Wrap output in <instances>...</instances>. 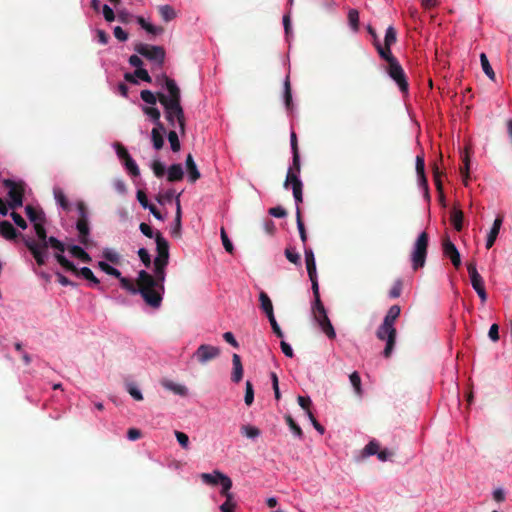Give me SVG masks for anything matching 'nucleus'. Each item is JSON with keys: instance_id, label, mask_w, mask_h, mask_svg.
<instances>
[{"instance_id": "39", "label": "nucleus", "mask_w": 512, "mask_h": 512, "mask_svg": "<svg viewBox=\"0 0 512 512\" xmlns=\"http://www.w3.org/2000/svg\"><path fill=\"white\" fill-rule=\"evenodd\" d=\"M463 212L461 210H454L451 214V222L457 231H461L463 227Z\"/></svg>"}, {"instance_id": "6", "label": "nucleus", "mask_w": 512, "mask_h": 512, "mask_svg": "<svg viewBox=\"0 0 512 512\" xmlns=\"http://www.w3.org/2000/svg\"><path fill=\"white\" fill-rule=\"evenodd\" d=\"M3 185L9 189V191H8V197L10 199L9 207L12 209H17L19 207H22L24 193H25L24 183L23 182H15L11 179H5V180H3Z\"/></svg>"}, {"instance_id": "31", "label": "nucleus", "mask_w": 512, "mask_h": 512, "mask_svg": "<svg viewBox=\"0 0 512 512\" xmlns=\"http://www.w3.org/2000/svg\"><path fill=\"white\" fill-rule=\"evenodd\" d=\"M322 331L326 334L329 339H334L336 337V333L333 325L331 324L328 317H324L323 319L317 321Z\"/></svg>"}, {"instance_id": "9", "label": "nucleus", "mask_w": 512, "mask_h": 512, "mask_svg": "<svg viewBox=\"0 0 512 512\" xmlns=\"http://www.w3.org/2000/svg\"><path fill=\"white\" fill-rule=\"evenodd\" d=\"M134 50L141 56L162 66L165 61V50L161 46H152L144 43L135 45Z\"/></svg>"}, {"instance_id": "63", "label": "nucleus", "mask_w": 512, "mask_h": 512, "mask_svg": "<svg viewBox=\"0 0 512 512\" xmlns=\"http://www.w3.org/2000/svg\"><path fill=\"white\" fill-rule=\"evenodd\" d=\"M152 170L155 174L156 177L160 178L162 177L164 174H165V167L164 165L158 161V160H155L153 163H152Z\"/></svg>"}, {"instance_id": "38", "label": "nucleus", "mask_w": 512, "mask_h": 512, "mask_svg": "<svg viewBox=\"0 0 512 512\" xmlns=\"http://www.w3.org/2000/svg\"><path fill=\"white\" fill-rule=\"evenodd\" d=\"M159 13L166 22L173 20L176 16L175 10L170 5L160 6Z\"/></svg>"}, {"instance_id": "56", "label": "nucleus", "mask_w": 512, "mask_h": 512, "mask_svg": "<svg viewBox=\"0 0 512 512\" xmlns=\"http://www.w3.org/2000/svg\"><path fill=\"white\" fill-rule=\"evenodd\" d=\"M244 401L247 406L252 405L254 401V390L253 385L250 381H246Z\"/></svg>"}, {"instance_id": "41", "label": "nucleus", "mask_w": 512, "mask_h": 512, "mask_svg": "<svg viewBox=\"0 0 512 512\" xmlns=\"http://www.w3.org/2000/svg\"><path fill=\"white\" fill-rule=\"evenodd\" d=\"M162 385L167 388L168 390L173 391L175 394L178 395H185L187 392V388L185 386L175 384L171 381H163Z\"/></svg>"}, {"instance_id": "61", "label": "nucleus", "mask_w": 512, "mask_h": 512, "mask_svg": "<svg viewBox=\"0 0 512 512\" xmlns=\"http://www.w3.org/2000/svg\"><path fill=\"white\" fill-rule=\"evenodd\" d=\"M143 112L151 117L153 122H158L161 116L159 109L155 107H143Z\"/></svg>"}, {"instance_id": "40", "label": "nucleus", "mask_w": 512, "mask_h": 512, "mask_svg": "<svg viewBox=\"0 0 512 512\" xmlns=\"http://www.w3.org/2000/svg\"><path fill=\"white\" fill-rule=\"evenodd\" d=\"M432 172H433V178H434V182H435L437 191L441 195H443V186H442V181H441V176L443 173L440 171V169L436 163L433 164Z\"/></svg>"}, {"instance_id": "55", "label": "nucleus", "mask_w": 512, "mask_h": 512, "mask_svg": "<svg viewBox=\"0 0 512 512\" xmlns=\"http://www.w3.org/2000/svg\"><path fill=\"white\" fill-rule=\"evenodd\" d=\"M285 256L291 263L301 265L300 255L293 248H286Z\"/></svg>"}, {"instance_id": "53", "label": "nucleus", "mask_w": 512, "mask_h": 512, "mask_svg": "<svg viewBox=\"0 0 512 512\" xmlns=\"http://www.w3.org/2000/svg\"><path fill=\"white\" fill-rule=\"evenodd\" d=\"M348 21L354 31L359 29V12L356 9H351L348 13Z\"/></svg>"}, {"instance_id": "24", "label": "nucleus", "mask_w": 512, "mask_h": 512, "mask_svg": "<svg viewBox=\"0 0 512 512\" xmlns=\"http://www.w3.org/2000/svg\"><path fill=\"white\" fill-rule=\"evenodd\" d=\"M290 144L293 154V165L292 167L297 171L300 172V156H299V150H298V142H297V135L294 131H292L290 136Z\"/></svg>"}, {"instance_id": "29", "label": "nucleus", "mask_w": 512, "mask_h": 512, "mask_svg": "<svg viewBox=\"0 0 512 512\" xmlns=\"http://www.w3.org/2000/svg\"><path fill=\"white\" fill-rule=\"evenodd\" d=\"M68 250L74 257L80 259L82 262L89 263L92 260L90 255L80 246L72 245Z\"/></svg>"}, {"instance_id": "1", "label": "nucleus", "mask_w": 512, "mask_h": 512, "mask_svg": "<svg viewBox=\"0 0 512 512\" xmlns=\"http://www.w3.org/2000/svg\"><path fill=\"white\" fill-rule=\"evenodd\" d=\"M163 80L168 94L158 92V101L164 107L165 118L175 127L178 124L180 133L185 134V115L181 106V91L174 79L164 75Z\"/></svg>"}, {"instance_id": "42", "label": "nucleus", "mask_w": 512, "mask_h": 512, "mask_svg": "<svg viewBox=\"0 0 512 512\" xmlns=\"http://www.w3.org/2000/svg\"><path fill=\"white\" fill-rule=\"evenodd\" d=\"M241 433L244 436H246L247 438L254 439V438H257L261 434V431H260V429H258L255 426L243 425L241 427Z\"/></svg>"}, {"instance_id": "26", "label": "nucleus", "mask_w": 512, "mask_h": 512, "mask_svg": "<svg viewBox=\"0 0 512 512\" xmlns=\"http://www.w3.org/2000/svg\"><path fill=\"white\" fill-rule=\"evenodd\" d=\"M167 180L169 182H177L183 179L184 171L181 164H172L167 171Z\"/></svg>"}, {"instance_id": "22", "label": "nucleus", "mask_w": 512, "mask_h": 512, "mask_svg": "<svg viewBox=\"0 0 512 512\" xmlns=\"http://www.w3.org/2000/svg\"><path fill=\"white\" fill-rule=\"evenodd\" d=\"M0 234L7 240H15L18 237V232L9 221L0 222Z\"/></svg>"}, {"instance_id": "36", "label": "nucleus", "mask_w": 512, "mask_h": 512, "mask_svg": "<svg viewBox=\"0 0 512 512\" xmlns=\"http://www.w3.org/2000/svg\"><path fill=\"white\" fill-rule=\"evenodd\" d=\"M54 197L57 203L66 211L70 209L69 202L60 188H54Z\"/></svg>"}, {"instance_id": "35", "label": "nucleus", "mask_w": 512, "mask_h": 512, "mask_svg": "<svg viewBox=\"0 0 512 512\" xmlns=\"http://www.w3.org/2000/svg\"><path fill=\"white\" fill-rule=\"evenodd\" d=\"M313 313L316 321H319L324 317H328L321 299L314 301Z\"/></svg>"}, {"instance_id": "19", "label": "nucleus", "mask_w": 512, "mask_h": 512, "mask_svg": "<svg viewBox=\"0 0 512 512\" xmlns=\"http://www.w3.org/2000/svg\"><path fill=\"white\" fill-rule=\"evenodd\" d=\"M502 217L498 216L495 220H494V223L492 225V228L490 229V232L487 236V240H486V248L487 249H490L497 237H498V234H499V231H500V228H501V225H502Z\"/></svg>"}, {"instance_id": "49", "label": "nucleus", "mask_w": 512, "mask_h": 512, "mask_svg": "<svg viewBox=\"0 0 512 512\" xmlns=\"http://www.w3.org/2000/svg\"><path fill=\"white\" fill-rule=\"evenodd\" d=\"M380 444L376 440H371L364 448L363 454L365 456L378 455Z\"/></svg>"}, {"instance_id": "25", "label": "nucleus", "mask_w": 512, "mask_h": 512, "mask_svg": "<svg viewBox=\"0 0 512 512\" xmlns=\"http://www.w3.org/2000/svg\"><path fill=\"white\" fill-rule=\"evenodd\" d=\"M379 56L387 62V65L397 61L398 59L392 54L391 46L381 45L380 42L375 43L374 46Z\"/></svg>"}, {"instance_id": "30", "label": "nucleus", "mask_w": 512, "mask_h": 512, "mask_svg": "<svg viewBox=\"0 0 512 512\" xmlns=\"http://www.w3.org/2000/svg\"><path fill=\"white\" fill-rule=\"evenodd\" d=\"M180 233H181V205H180V201H179V196H177L175 223H174V227L171 230V234L174 237H180Z\"/></svg>"}, {"instance_id": "37", "label": "nucleus", "mask_w": 512, "mask_h": 512, "mask_svg": "<svg viewBox=\"0 0 512 512\" xmlns=\"http://www.w3.org/2000/svg\"><path fill=\"white\" fill-rule=\"evenodd\" d=\"M296 221H297V228L299 231L300 239L303 242V244H305L307 241V234H306L304 223L302 221L300 208H296Z\"/></svg>"}, {"instance_id": "48", "label": "nucleus", "mask_w": 512, "mask_h": 512, "mask_svg": "<svg viewBox=\"0 0 512 512\" xmlns=\"http://www.w3.org/2000/svg\"><path fill=\"white\" fill-rule=\"evenodd\" d=\"M285 421H286L287 425L289 426V428L293 431V433L297 437H299V438L303 437V431H302L301 427L294 421V419L292 418L291 415H286Z\"/></svg>"}, {"instance_id": "21", "label": "nucleus", "mask_w": 512, "mask_h": 512, "mask_svg": "<svg viewBox=\"0 0 512 512\" xmlns=\"http://www.w3.org/2000/svg\"><path fill=\"white\" fill-rule=\"evenodd\" d=\"M304 254L308 276L309 278H315L317 273L314 253L311 248L305 247Z\"/></svg>"}, {"instance_id": "45", "label": "nucleus", "mask_w": 512, "mask_h": 512, "mask_svg": "<svg viewBox=\"0 0 512 512\" xmlns=\"http://www.w3.org/2000/svg\"><path fill=\"white\" fill-rule=\"evenodd\" d=\"M98 267L103 271L105 272L106 274L110 275V276H113L115 278H118L120 277V274L121 272L114 268L113 266L109 265L107 262H104V261H100L98 263Z\"/></svg>"}, {"instance_id": "54", "label": "nucleus", "mask_w": 512, "mask_h": 512, "mask_svg": "<svg viewBox=\"0 0 512 512\" xmlns=\"http://www.w3.org/2000/svg\"><path fill=\"white\" fill-rule=\"evenodd\" d=\"M220 234H221L222 244H223L225 250L228 253L233 254L234 246H233L232 242L230 241V239L228 238V235L223 227L220 230Z\"/></svg>"}, {"instance_id": "3", "label": "nucleus", "mask_w": 512, "mask_h": 512, "mask_svg": "<svg viewBox=\"0 0 512 512\" xmlns=\"http://www.w3.org/2000/svg\"><path fill=\"white\" fill-rule=\"evenodd\" d=\"M157 256L154 259V281L158 284V290L165 292L164 282L166 267L169 262V243L158 231L155 233Z\"/></svg>"}, {"instance_id": "47", "label": "nucleus", "mask_w": 512, "mask_h": 512, "mask_svg": "<svg viewBox=\"0 0 512 512\" xmlns=\"http://www.w3.org/2000/svg\"><path fill=\"white\" fill-rule=\"evenodd\" d=\"M284 101H285L286 108L291 109V107H292V92H291L289 77H287L284 82Z\"/></svg>"}, {"instance_id": "11", "label": "nucleus", "mask_w": 512, "mask_h": 512, "mask_svg": "<svg viewBox=\"0 0 512 512\" xmlns=\"http://www.w3.org/2000/svg\"><path fill=\"white\" fill-rule=\"evenodd\" d=\"M221 353L219 347L201 344L193 354V358L200 364H206L209 361L216 359Z\"/></svg>"}, {"instance_id": "51", "label": "nucleus", "mask_w": 512, "mask_h": 512, "mask_svg": "<svg viewBox=\"0 0 512 512\" xmlns=\"http://www.w3.org/2000/svg\"><path fill=\"white\" fill-rule=\"evenodd\" d=\"M349 379H350V382L355 390V393L360 396L362 394V388H361V378H360L359 373L356 371L353 372L352 374H350Z\"/></svg>"}, {"instance_id": "50", "label": "nucleus", "mask_w": 512, "mask_h": 512, "mask_svg": "<svg viewBox=\"0 0 512 512\" xmlns=\"http://www.w3.org/2000/svg\"><path fill=\"white\" fill-rule=\"evenodd\" d=\"M140 96L145 103L150 105H155L156 102L158 101V93L154 94L150 90H142Z\"/></svg>"}, {"instance_id": "52", "label": "nucleus", "mask_w": 512, "mask_h": 512, "mask_svg": "<svg viewBox=\"0 0 512 512\" xmlns=\"http://www.w3.org/2000/svg\"><path fill=\"white\" fill-rule=\"evenodd\" d=\"M168 141L170 143L171 149L173 152H178L180 150V141L178 138V134L176 131L171 130L168 133Z\"/></svg>"}, {"instance_id": "14", "label": "nucleus", "mask_w": 512, "mask_h": 512, "mask_svg": "<svg viewBox=\"0 0 512 512\" xmlns=\"http://www.w3.org/2000/svg\"><path fill=\"white\" fill-rule=\"evenodd\" d=\"M300 172H297L293 167H290L286 179L284 182V187L287 189L290 185L292 186L293 196H298L302 194L303 184L299 179Z\"/></svg>"}, {"instance_id": "28", "label": "nucleus", "mask_w": 512, "mask_h": 512, "mask_svg": "<svg viewBox=\"0 0 512 512\" xmlns=\"http://www.w3.org/2000/svg\"><path fill=\"white\" fill-rule=\"evenodd\" d=\"M220 475H224L222 472L218 471V470H215L212 474L210 473H202L200 475L201 479L203 480V482L205 484H208V485H217V484H221L222 485V479L220 477Z\"/></svg>"}, {"instance_id": "62", "label": "nucleus", "mask_w": 512, "mask_h": 512, "mask_svg": "<svg viewBox=\"0 0 512 512\" xmlns=\"http://www.w3.org/2000/svg\"><path fill=\"white\" fill-rule=\"evenodd\" d=\"M117 17L121 23L128 24L133 18V15L126 9H121L117 11Z\"/></svg>"}, {"instance_id": "8", "label": "nucleus", "mask_w": 512, "mask_h": 512, "mask_svg": "<svg viewBox=\"0 0 512 512\" xmlns=\"http://www.w3.org/2000/svg\"><path fill=\"white\" fill-rule=\"evenodd\" d=\"M55 259L64 269L71 271L76 275H81L84 279L90 281L92 284L99 286L100 281L94 275L90 268L82 267L78 269L71 261H69L66 257L60 254H56Z\"/></svg>"}, {"instance_id": "60", "label": "nucleus", "mask_w": 512, "mask_h": 512, "mask_svg": "<svg viewBox=\"0 0 512 512\" xmlns=\"http://www.w3.org/2000/svg\"><path fill=\"white\" fill-rule=\"evenodd\" d=\"M175 436H176L178 443L180 444V446L182 448H184V449L189 448V437L187 434H185L184 432H181V431H175Z\"/></svg>"}, {"instance_id": "17", "label": "nucleus", "mask_w": 512, "mask_h": 512, "mask_svg": "<svg viewBox=\"0 0 512 512\" xmlns=\"http://www.w3.org/2000/svg\"><path fill=\"white\" fill-rule=\"evenodd\" d=\"M76 228L79 232V241L83 245L87 246L89 243V223L88 219H78L76 223Z\"/></svg>"}, {"instance_id": "2", "label": "nucleus", "mask_w": 512, "mask_h": 512, "mask_svg": "<svg viewBox=\"0 0 512 512\" xmlns=\"http://www.w3.org/2000/svg\"><path fill=\"white\" fill-rule=\"evenodd\" d=\"M120 285L123 289L127 290L131 294L139 293L145 303L154 308L158 309L161 306L163 300L164 291L158 290V284L154 281L153 276L145 270L138 272L136 283L132 280L123 277L120 274L118 277Z\"/></svg>"}, {"instance_id": "16", "label": "nucleus", "mask_w": 512, "mask_h": 512, "mask_svg": "<svg viewBox=\"0 0 512 512\" xmlns=\"http://www.w3.org/2000/svg\"><path fill=\"white\" fill-rule=\"evenodd\" d=\"M416 172L419 178L420 185L424 188L425 194L428 196V182L425 176V161L423 155L416 156Z\"/></svg>"}, {"instance_id": "57", "label": "nucleus", "mask_w": 512, "mask_h": 512, "mask_svg": "<svg viewBox=\"0 0 512 512\" xmlns=\"http://www.w3.org/2000/svg\"><path fill=\"white\" fill-rule=\"evenodd\" d=\"M124 165H125L126 169L130 172L131 175L139 176L140 170H139L136 162L131 158V156L129 158H127L126 160H124Z\"/></svg>"}, {"instance_id": "18", "label": "nucleus", "mask_w": 512, "mask_h": 512, "mask_svg": "<svg viewBox=\"0 0 512 512\" xmlns=\"http://www.w3.org/2000/svg\"><path fill=\"white\" fill-rule=\"evenodd\" d=\"M185 163L188 172V179L191 183H195L201 177V174L191 154L187 155Z\"/></svg>"}, {"instance_id": "58", "label": "nucleus", "mask_w": 512, "mask_h": 512, "mask_svg": "<svg viewBox=\"0 0 512 512\" xmlns=\"http://www.w3.org/2000/svg\"><path fill=\"white\" fill-rule=\"evenodd\" d=\"M402 281L400 279L396 280L393 284L392 288L389 291L390 298H398L401 295L402 292Z\"/></svg>"}, {"instance_id": "32", "label": "nucleus", "mask_w": 512, "mask_h": 512, "mask_svg": "<svg viewBox=\"0 0 512 512\" xmlns=\"http://www.w3.org/2000/svg\"><path fill=\"white\" fill-rule=\"evenodd\" d=\"M322 331L326 334L329 339H334L336 337V333L333 325L331 324L328 317H324L323 319L317 321Z\"/></svg>"}, {"instance_id": "34", "label": "nucleus", "mask_w": 512, "mask_h": 512, "mask_svg": "<svg viewBox=\"0 0 512 512\" xmlns=\"http://www.w3.org/2000/svg\"><path fill=\"white\" fill-rule=\"evenodd\" d=\"M480 62H481V66H482L483 72L487 75V77L489 79H491L492 81H495V79H496L495 72L492 69V67H491V65L489 63V60H488V58H487L485 53H481L480 54Z\"/></svg>"}, {"instance_id": "27", "label": "nucleus", "mask_w": 512, "mask_h": 512, "mask_svg": "<svg viewBox=\"0 0 512 512\" xmlns=\"http://www.w3.org/2000/svg\"><path fill=\"white\" fill-rule=\"evenodd\" d=\"M25 212L28 219L34 224L40 221L45 222V214L42 210L37 211L33 206L27 205L25 207Z\"/></svg>"}, {"instance_id": "43", "label": "nucleus", "mask_w": 512, "mask_h": 512, "mask_svg": "<svg viewBox=\"0 0 512 512\" xmlns=\"http://www.w3.org/2000/svg\"><path fill=\"white\" fill-rule=\"evenodd\" d=\"M397 41V32L396 29L393 26H389L386 29L385 38H384V45L386 46H392Z\"/></svg>"}, {"instance_id": "64", "label": "nucleus", "mask_w": 512, "mask_h": 512, "mask_svg": "<svg viewBox=\"0 0 512 512\" xmlns=\"http://www.w3.org/2000/svg\"><path fill=\"white\" fill-rule=\"evenodd\" d=\"M10 216H11V218L13 219V221L15 222V224H16L18 227H20L21 229H26V228H27V223H26V221L23 219V217H22L19 213H17V212H15V211H13V212L10 214Z\"/></svg>"}, {"instance_id": "44", "label": "nucleus", "mask_w": 512, "mask_h": 512, "mask_svg": "<svg viewBox=\"0 0 512 512\" xmlns=\"http://www.w3.org/2000/svg\"><path fill=\"white\" fill-rule=\"evenodd\" d=\"M463 164L464 165L461 168V175H462V180H463L464 185L467 186L468 185V180L470 178V176H469L470 158H469V155L467 153L463 157Z\"/></svg>"}, {"instance_id": "59", "label": "nucleus", "mask_w": 512, "mask_h": 512, "mask_svg": "<svg viewBox=\"0 0 512 512\" xmlns=\"http://www.w3.org/2000/svg\"><path fill=\"white\" fill-rule=\"evenodd\" d=\"M138 256L146 268L151 266V257L147 249L140 248L138 250Z\"/></svg>"}, {"instance_id": "15", "label": "nucleus", "mask_w": 512, "mask_h": 512, "mask_svg": "<svg viewBox=\"0 0 512 512\" xmlns=\"http://www.w3.org/2000/svg\"><path fill=\"white\" fill-rule=\"evenodd\" d=\"M467 270L470 276L471 285L473 289L477 290L484 287V280L482 276L478 273L476 263L474 261L467 263Z\"/></svg>"}, {"instance_id": "5", "label": "nucleus", "mask_w": 512, "mask_h": 512, "mask_svg": "<svg viewBox=\"0 0 512 512\" xmlns=\"http://www.w3.org/2000/svg\"><path fill=\"white\" fill-rule=\"evenodd\" d=\"M429 236L424 231L416 239L411 253V262L413 270L424 267L428 252Z\"/></svg>"}, {"instance_id": "7", "label": "nucleus", "mask_w": 512, "mask_h": 512, "mask_svg": "<svg viewBox=\"0 0 512 512\" xmlns=\"http://www.w3.org/2000/svg\"><path fill=\"white\" fill-rule=\"evenodd\" d=\"M396 329L391 324H386L383 322L379 328L377 329L376 336L379 340H386V346L383 351V355L386 358H389L392 354V351L396 342Z\"/></svg>"}, {"instance_id": "10", "label": "nucleus", "mask_w": 512, "mask_h": 512, "mask_svg": "<svg viewBox=\"0 0 512 512\" xmlns=\"http://www.w3.org/2000/svg\"><path fill=\"white\" fill-rule=\"evenodd\" d=\"M389 77L397 84L402 93H407L409 89V83L404 69L400 62L397 60L390 63L385 68Z\"/></svg>"}, {"instance_id": "13", "label": "nucleus", "mask_w": 512, "mask_h": 512, "mask_svg": "<svg viewBox=\"0 0 512 512\" xmlns=\"http://www.w3.org/2000/svg\"><path fill=\"white\" fill-rule=\"evenodd\" d=\"M443 254L448 257L453 266L458 269L461 266V256L454 243L447 237L442 243Z\"/></svg>"}, {"instance_id": "46", "label": "nucleus", "mask_w": 512, "mask_h": 512, "mask_svg": "<svg viewBox=\"0 0 512 512\" xmlns=\"http://www.w3.org/2000/svg\"><path fill=\"white\" fill-rule=\"evenodd\" d=\"M164 134H161L159 133L158 131L156 130H152L151 131V140H152V144H153V147L156 149V150H160L163 148L164 146V137H163Z\"/></svg>"}, {"instance_id": "12", "label": "nucleus", "mask_w": 512, "mask_h": 512, "mask_svg": "<svg viewBox=\"0 0 512 512\" xmlns=\"http://www.w3.org/2000/svg\"><path fill=\"white\" fill-rule=\"evenodd\" d=\"M222 479L221 494L226 501L220 506L222 512H234L236 504L232 501L233 495L229 492L232 488V480L227 475H220Z\"/></svg>"}, {"instance_id": "33", "label": "nucleus", "mask_w": 512, "mask_h": 512, "mask_svg": "<svg viewBox=\"0 0 512 512\" xmlns=\"http://www.w3.org/2000/svg\"><path fill=\"white\" fill-rule=\"evenodd\" d=\"M400 312H401V308L399 305H392L389 308L386 316L384 317L383 322H385L387 325L391 324L392 326H394V323L397 320V318L399 317Z\"/></svg>"}, {"instance_id": "23", "label": "nucleus", "mask_w": 512, "mask_h": 512, "mask_svg": "<svg viewBox=\"0 0 512 512\" xmlns=\"http://www.w3.org/2000/svg\"><path fill=\"white\" fill-rule=\"evenodd\" d=\"M232 364H233V372H232V381L238 383L242 380L243 377V366L241 363V358L238 354H233L232 356Z\"/></svg>"}, {"instance_id": "4", "label": "nucleus", "mask_w": 512, "mask_h": 512, "mask_svg": "<svg viewBox=\"0 0 512 512\" xmlns=\"http://www.w3.org/2000/svg\"><path fill=\"white\" fill-rule=\"evenodd\" d=\"M35 233L39 239V242L31 238L22 237L23 242L27 249L33 255L36 263L39 266H43L46 263L47 258V233L44 227V222L40 221L34 224Z\"/></svg>"}, {"instance_id": "20", "label": "nucleus", "mask_w": 512, "mask_h": 512, "mask_svg": "<svg viewBox=\"0 0 512 512\" xmlns=\"http://www.w3.org/2000/svg\"><path fill=\"white\" fill-rule=\"evenodd\" d=\"M259 301H260V309L266 314L267 318L274 316L273 304L268 296V294L264 291H260L259 293Z\"/></svg>"}]
</instances>
